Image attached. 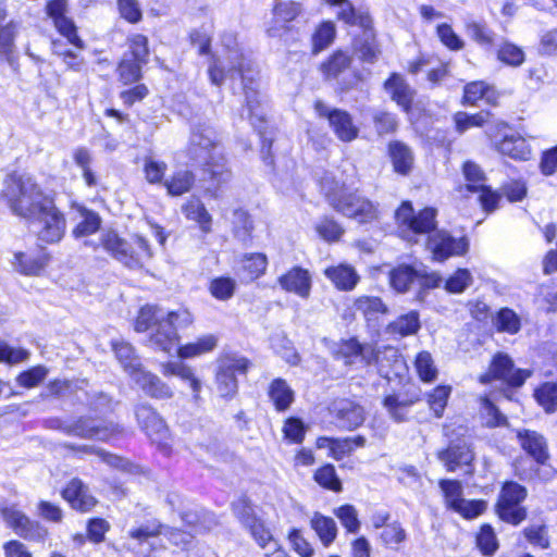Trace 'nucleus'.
Returning <instances> with one entry per match:
<instances>
[{"label":"nucleus","mask_w":557,"mask_h":557,"mask_svg":"<svg viewBox=\"0 0 557 557\" xmlns=\"http://www.w3.org/2000/svg\"><path fill=\"white\" fill-rule=\"evenodd\" d=\"M255 69L237 48L230 49L225 55L219 57L209 67V77L213 85L220 86L225 78H239L244 86L247 119L260 136L264 135L265 111L264 103L255 82Z\"/></svg>","instance_id":"f257e3e1"},{"label":"nucleus","mask_w":557,"mask_h":557,"mask_svg":"<svg viewBox=\"0 0 557 557\" xmlns=\"http://www.w3.org/2000/svg\"><path fill=\"white\" fill-rule=\"evenodd\" d=\"M193 322L190 312L186 309L165 311L158 306L146 305L140 308L135 321L136 332H150L149 345L170 352L177 344V329Z\"/></svg>","instance_id":"f03ea898"},{"label":"nucleus","mask_w":557,"mask_h":557,"mask_svg":"<svg viewBox=\"0 0 557 557\" xmlns=\"http://www.w3.org/2000/svg\"><path fill=\"white\" fill-rule=\"evenodd\" d=\"M187 152L190 160L210 176L215 189L231 180L219 135L210 125L199 124L193 129Z\"/></svg>","instance_id":"7ed1b4c3"},{"label":"nucleus","mask_w":557,"mask_h":557,"mask_svg":"<svg viewBox=\"0 0 557 557\" xmlns=\"http://www.w3.org/2000/svg\"><path fill=\"white\" fill-rule=\"evenodd\" d=\"M332 355L346 366L361 364L366 367L376 363L379 374L388 380L392 374L400 375V370L404 368L403 358L394 347L376 351L372 345L361 344L356 337L335 343L332 347Z\"/></svg>","instance_id":"20e7f679"},{"label":"nucleus","mask_w":557,"mask_h":557,"mask_svg":"<svg viewBox=\"0 0 557 557\" xmlns=\"http://www.w3.org/2000/svg\"><path fill=\"white\" fill-rule=\"evenodd\" d=\"M321 188L330 206L344 216L360 224L372 223L379 219V203L373 202L357 189H349L330 177L323 178Z\"/></svg>","instance_id":"39448f33"},{"label":"nucleus","mask_w":557,"mask_h":557,"mask_svg":"<svg viewBox=\"0 0 557 557\" xmlns=\"http://www.w3.org/2000/svg\"><path fill=\"white\" fill-rule=\"evenodd\" d=\"M2 197L11 211L28 220L52 198L46 195L34 177L28 174L13 173L3 182Z\"/></svg>","instance_id":"423d86ee"},{"label":"nucleus","mask_w":557,"mask_h":557,"mask_svg":"<svg viewBox=\"0 0 557 557\" xmlns=\"http://www.w3.org/2000/svg\"><path fill=\"white\" fill-rule=\"evenodd\" d=\"M101 245L116 261L132 270L144 268L153 256L147 239L137 234L127 240L109 231L102 234Z\"/></svg>","instance_id":"0eeeda50"},{"label":"nucleus","mask_w":557,"mask_h":557,"mask_svg":"<svg viewBox=\"0 0 557 557\" xmlns=\"http://www.w3.org/2000/svg\"><path fill=\"white\" fill-rule=\"evenodd\" d=\"M28 221L38 239L45 244L59 243L65 234V216L53 199L44 205Z\"/></svg>","instance_id":"6e6552de"},{"label":"nucleus","mask_w":557,"mask_h":557,"mask_svg":"<svg viewBox=\"0 0 557 557\" xmlns=\"http://www.w3.org/2000/svg\"><path fill=\"white\" fill-rule=\"evenodd\" d=\"M250 368V361L235 354L224 355L218 360L215 383L219 395L232 399L238 392V375H245Z\"/></svg>","instance_id":"1a4fd4ad"},{"label":"nucleus","mask_w":557,"mask_h":557,"mask_svg":"<svg viewBox=\"0 0 557 557\" xmlns=\"http://www.w3.org/2000/svg\"><path fill=\"white\" fill-rule=\"evenodd\" d=\"M508 124L498 122L495 126L488 127L486 134L502 154L518 161L531 159L530 145L520 134L513 131L508 132Z\"/></svg>","instance_id":"9d476101"},{"label":"nucleus","mask_w":557,"mask_h":557,"mask_svg":"<svg viewBox=\"0 0 557 557\" xmlns=\"http://www.w3.org/2000/svg\"><path fill=\"white\" fill-rule=\"evenodd\" d=\"M435 216L436 211L433 208H425L416 214L409 201H404L395 212L403 236L430 233L436 227Z\"/></svg>","instance_id":"9b49d317"},{"label":"nucleus","mask_w":557,"mask_h":557,"mask_svg":"<svg viewBox=\"0 0 557 557\" xmlns=\"http://www.w3.org/2000/svg\"><path fill=\"white\" fill-rule=\"evenodd\" d=\"M444 496L445 506L466 519H473L484 512V500H467L463 498V487L457 480L442 479L438 482Z\"/></svg>","instance_id":"f8f14e48"},{"label":"nucleus","mask_w":557,"mask_h":557,"mask_svg":"<svg viewBox=\"0 0 557 557\" xmlns=\"http://www.w3.org/2000/svg\"><path fill=\"white\" fill-rule=\"evenodd\" d=\"M525 497L527 490L522 485L516 482H506L500 491L496 505L498 517L503 521L513 525L522 522L527 517V511L521 506Z\"/></svg>","instance_id":"ddd939ff"},{"label":"nucleus","mask_w":557,"mask_h":557,"mask_svg":"<svg viewBox=\"0 0 557 557\" xmlns=\"http://www.w3.org/2000/svg\"><path fill=\"white\" fill-rule=\"evenodd\" d=\"M0 515L5 523L21 537L41 542L46 539L48 531L38 522L32 521L15 506L0 508Z\"/></svg>","instance_id":"4468645a"},{"label":"nucleus","mask_w":557,"mask_h":557,"mask_svg":"<svg viewBox=\"0 0 557 557\" xmlns=\"http://www.w3.org/2000/svg\"><path fill=\"white\" fill-rule=\"evenodd\" d=\"M463 175L468 182L467 189L479 193V200L484 211H494L498 206L500 195L485 185L486 178L481 168L471 161H467L463 164Z\"/></svg>","instance_id":"2eb2a0df"},{"label":"nucleus","mask_w":557,"mask_h":557,"mask_svg":"<svg viewBox=\"0 0 557 557\" xmlns=\"http://www.w3.org/2000/svg\"><path fill=\"white\" fill-rule=\"evenodd\" d=\"M314 110L319 116L327 119L331 128L339 140L349 143L357 138L359 129L348 112L341 109H331L321 100L315 101Z\"/></svg>","instance_id":"dca6fc26"},{"label":"nucleus","mask_w":557,"mask_h":557,"mask_svg":"<svg viewBox=\"0 0 557 557\" xmlns=\"http://www.w3.org/2000/svg\"><path fill=\"white\" fill-rule=\"evenodd\" d=\"M531 374L528 370L515 369L511 358L503 352L494 356L490 371L481 375L482 383H488L492 379L506 382L511 386H521Z\"/></svg>","instance_id":"f3484780"},{"label":"nucleus","mask_w":557,"mask_h":557,"mask_svg":"<svg viewBox=\"0 0 557 557\" xmlns=\"http://www.w3.org/2000/svg\"><path fill=\"white\" fill-rule=\"evenodd\" d=\"M63 431L73 436L87 440L108 441L117 431L113 423H107L95 418H79L63 426Z\"/></svg>","instance_id":"a211bd4d"},{"label":"nucleus","mask_w":557,"mask_h":557,"mask_svg":"<svg viewBox=\"0 0 557 557\" xmlns=\"http://www.w3.org/2000/svg\"><path fill=\"white\" fill-rule=\"evenodd\" d=\"M233 510L239 521L250 531V534L260 547L275 546L271 532L264 527L256 515L252 506L246 499H239L233 505Z\"/></svg>","instance_id":"6ab92c4d"},{"label":"nucleus","mask_w":557,"mask_h":557,"mask_svg":"<svg viewBox=\"0 0 557 557\" xmlns=\"http://www.w3.org/2000/svg\"><path fill=\"white\" fill-rule=\"evenodd\" d=\"M428 248L436 261H445L455 256H462L469 249V242L466 237L455 238L444 231L434 233L429 237Z\"/></svg>","instance_id":"aec40b11"},{"label":"nucleus","mask_w":557,"mask_h":557,"mask_svg":"<svg viewBox=\"0 0 557 557\" xmlns=\"http://www.w3.org/2000/svg\"><path fill=\"white\" fill-rule=\"evenodd\" d=\"M159 534H163L170 543L181 549H187L194 539V535L189 532L164 527L157 522H150L131 531V536L140 541H146Z\"/></svg>","instance_id":"412c9836"},{"label":"nucleus","mask_w":557,"mask_h":557,"mask_svg":"<svg viewBox=\"0 0 557 557\" xmlns=\"http://www.w3.org/2000/svg\"><path fill=\"white\" fill-rule=\"evenodd\" d=\"M277 284L284 292L308 299L312 289V275L309 270L295 265L277 277Z\"/></svg>","instance_id":"4be33fe9"},{"label":"nucleus","mask_w":557,"mask_h":557,"mask_svg":"<svg viewBox=\"0 0 557 557\" xmlns=\"http://www.w3.org/2000/svg\"><path fill=\"white\" fill-rule=\"evenodd\" d=\"M135 414L138 424L152 442L161 444L169 437L168 425L152 406L141 404L137 406Z\"/></svg>","instance_id":"5701e85b"},{"label":"nucleus","mask_w":557,"mask_h":557,"mask_svg":"<svg viewBox=\"0 0 557 557\" xmlns=\"http://www.w3.org/2000/svg\"><path fill=\"white\" fill-rule=\"evenodd\" d=\"M131 380L145 395L151 398L170 399L174 395L173 389L165 382L144 367L139 371H136Z\"/></svg>","instance_id":"b1692460"},{"label":"nucleus","mask_w":557,"mask_h":557,"mask_svg":"<svg viewBox=\"0 0 557 557\" xmlns=\"http://www.w3.org/2000/svg\"><path fill=\"white\" fill-rule=\"evenodd\" d=\"M48 262L49 256L44 250L16 251L10 261L14 271L25 276L39 275L48 265Z\"/></svg>","instance_id":"393cba45"},{"label":"nucleus","mask_w":557,"mask_h":557,"mask_svg":"<svg viewBox=\"0 0 557 557\" xmlns=\"http://www.w3.org/2000/svg\"><path fill=\"white\" fill-rule=\"evenodd\" d=\"M49 17L53 20L55 28L67 39V41L76 47H82V41L76 34L74 23L67 18L64 13L66 11V0H51L46 5Z\"/></svg>","instance_id":"a878e982"},{"label":"nucleus","mask_w":557,"mask_h":557,"mask_svg":"<svg viewBox=\"0 0 557 557\" xmlns=\"http://www.w3.org/2000/svg\"><path fill=\"white\" fill-rule=\"evenodd\" d=\"M334 417L336 425L341 430L351 431L360 426L364 421V410L354 401L344 399L335 404Z\"/></svg>","instance_id":"bb28decb"},{"label":"nucleus","mask_w":557,"mask_h":557,"mask_svg":"<svg viewBox=\"0 0 557 557\" xmlns=\"http://www.w3.org/2000/svg\"><path fill=\"white\" fill-rule=\"evenodd\" d=\"M161 372L164 376H177L183 382L188 383L193 398L196 403L200 400V392L202 388L201 381L196 376L194 369L182 361H170L161 366Z\"/></svg>","instance_id":"cd10ccee"},{"label":"nucleus","mask_w":557,"mask_h":557,"mask_svg":"<svg viewBox=\"0 0 557 557\" xmlns=\"http://www.w3.org/2000/svg\"><path fill=\"white\" fill-rule=\"evenodd\" d=\"M437 457L447 471L454 472L461 466H469L473 460V453L466 443H456L438 451Z\"/></svg>","instance_id":"c85d7f7f"},{"label":"nucleus","mask_w":557,"mask_h":557,"mask_svg":"<svg viewBox=\"0 0 557 557\" xmlns=\"http://www.w3.org/2000/svg\"><path fill=\"white\" fill-rule=\"evenodd\" d=\"M182 520L191 527L196 533H205L213 530L219 521L216 517L197 506H188L180 511Z\"/></svg>","instance_id":"c756f323"},{"label":"nucleus","mask_w":557,"mask_h":557,"mask_svg":"<svg viewBox=\"0 0 557 557\" xmlns=\"http://www.w3.org/2000/svg\"><path fill=\"white\" fill-rule=\"evenodd\" d=\"M63 498L74 508L81 511L90 510L95 498L88 493V488L78 479H73L62 492Z\"/></svg>","instance_id":"7c9ffc66"},{"label":"nucleus","mask_w":557,"mask_h":557,"mask_svg":"<svg viewBox=\"0 0 557 557\" xmlns=\"http://www.w3.org/2000/svg\"><path fill=\"white\" fill-rule=\"evenodd\" d=\"M521 447L535 460L543 465L548 459L547 444L545 438L535 431L523 430L518 432Z\"/></svg>","instance_id":"2f4dec72"},{"label":"nucleus","mask_w":557,"mask_h":557,"mask_svg":"<svg viewBox=\"0 0 557 557\" xmlns=\"http://www.w3.org/2000/svg\"><path fill=\"white\" fill-rule=\"evenodd\" d=\"M449 293H462L472 283V275L467 269H458L447 280H443L437 273H431L425 277V284L430 287H438L442 283Z\"/></svg>","instance_id":"473e14b6"},{"label":"nucleus","mask_w":557,"mask_h":557,"mask_svg":"<svg viewBox=\"0 0 557 557\" xmlns=\"http://www.w3.org/2000/svg\"><path fill=\"white\" fill-rule=\"evenodd\" d=\"M385 89L391 95L392 99L404 110L408 111L410 109L412 99H413V90L410 86L405 82V79L398 75L393 74L385 82Z\"/></svg>","instance_id":"72a5a7b5"},{"label":"nucleus","mask_w":557,"mask_h":557,"mask_svg":"<svg viewBox=\"0 0 557 557\" xmlns=\"http://www.w3.org/2000/svg\"><path fill=\"white\" fill-rule=\"evenodd\" d=\"M324 275L341 290H351L359 281L355 269L348 264L329 267Z\"/></svg>","instance_id":"f704fd0d"},{"label":"nucleus","mask_w":557,"mask_h":557,"mask_svg":"<svg viewBox=\"0 0 557 557\" xmlns=\"http://www.w3.org/2000/svg\"><path fill=\"white\" fill-rule=\"evenodd\" d=\"M112 349L117 361L129 377L143 368L139 357L129 343L123 341L112 342Z\"/></svg>","instance_id":"c9c22d12"},{"label":"nucleus","mask_w":557,"mask_h":557,"mask_svg":"<svg viewBox=\"0 0 557 557\" xmlns=\"http://www.w3.org/2000/svg\"><path fill=\"white\" fill-rule=\"evenodd\" d=\"M355 309L360 312L369 324L376 323L381 315L387 313V307L375 296H360L355 300Z\"/></svg>","instance_id":"e433bc0d"},{"label":"nucleus","mask_w":557,"mask_h":557,"mask_svg":"<svg viewBox=\"0 0 557 557\" xmlns=\"http://www.w3.org/2000/svg\"><path fill=\"white\" fill-rule=\"evenodd\" d=\"M426 276V274H422L421 271L410 265H399L391 271L389 282L395 290L404 293L409 289L413 282Z\"/></svg>","instance_id":"4c0bfd02"},{"label":"nucleus","mask_w":557,"mask_h":557,"mask_svg":"<svg viewBox=\"0 0 557 557\" xmlns=\"http://www.w3.org/2000/svg\"><path fill=\"white\" fill-rule=\"evenodd\" d=\"M497 98V91L484 82H472L465 87L463 100L468 104L474 106L479 100L495 104Z\"/></svg>","instance_id":"58836bf2"},{"label":"nucleus","mask_w":557,"mask_h":557,"mask_svg":"<svg viewBox=\"0 0 557 557\" xmlns=\"http://www.w3.org/2000/svg\"><path fill=\"white\" fill-rule=\"evenodd\" d=\"M465 32L469 38L481 47H491L494 44V32L482 20L467 18Z\"/></svg>","instance_id":"ea45409f"},{"label":"nucleus","mask_w":557,"mask_h":557,"mask_svg":"<svg viewBox=\"0 0 557 557\" xmlns=\"http://www.w3.org/2000/svg\"><path fill=\"white\" fill-rule=\"evenodd\" d=\"M182 211L188 220L197 222L203 233L211 232L212 218L198 198L189 199Z\"/></svg>","instance_id":"a19ab883"},{"label":"nucleus","mask_w":557,"mask_h":557,"mask_svg":"<svg viewBox=\"0 0 557 557\" xmlns=\"http://www.w3.org/2000/svg\"><path fill=\"white\" fill-rule=\"evenodd\" d=\"M269 397L274 404L276 410L285 411L294 401L295 394L286 381L275 379L270 384Z\"/></svg>","instance_id":"79ce46f5"},{"label":"nucleus","mask_w":557,"mask_h":557,"mask_svg":"<svg viewBox=\"0 0 557 557\" xmlns=\"http://www.w3.org/2000/svg\"><path fill=\"white\" fill-rule=\"evenodd\" d=\"M310 523L325 547L334 542L337 535V525L332 518L315 512Z\"/></svg>","instance_id":"37998d69"},{"label":"nucleus","mask_w":557,"mask_h":557,"mask_svg":"<svg viewBox=\"0 0 557 557\" xmlns=\"http://www.w3.org/2000/svg\"><path fill=\"white\" fill-rule=\"evenodd\" d=\"M240 270L245 276L253 281L264 274L268 267V258L261 252L245 253L240 259Z\"/></svg>","instance_id":"c03bdc74"},{"label":"nucleus","mask_w":557,"mask_h":557,"mask_svg":"<svg viewBox=\"0 0 557 557\" xmlns=\"http://www.w3.org/2000/svg\"><path fill=\"white\" fill-rule=\"evenodd\" d=\"M413 403V400L400 397L396 394L387 395L383 400V405L388 411L391 418L398 423L407 420L409 410Z\"/></svg>","instance_id":"a18cd8bd"},{"label":"nucleus","mask_w":557,"mask_h":557,"mask_svg":"<svg viewBox=\"0 0 557 557\" xmlns=\"http://www.w3.org/2000/svg\"><path fill=\"white\" fill-rule=\"evenodd\" d=\"M194 183L195 175L191 171L180 170L164 181V186L171 196H182L191 189Z\"/></svg>","instance_id":"49530a36"},{"label":"nucleus","mask_w":557,"mask_h":557,"mask_svg":"<svg viewBox=\"0 0 557 557\" xmlns=\"http://www.w3.org/2000/svg\"><path fill=\"white\" fill-rule=\"evenodd\" d=\"M218 339L214 335H206L198 338L194 343H188L181 346L177 350L178 357L182 359H188L201 356L213 350L216 346Z\"/></svg>","instance_id":"de8ad7c7"},{"label":"nucleus","mask_w":557,"mask_h":557,"mask_svg":"<svg viewBox=\"0 0 557 557\" xmlns=\"http://www.w3.org/2000/svg\"><path fill=\"white\" fill-rule=\"evenodd\" d=\"M389 154L396 172L406 174L410 171L413 157L408 146L399 141H394L389 144Z\"/></svg>","instance_id":"09e8293b"},{"label":"nucleus","mask_w":557,"mask_h":557,"mask_svg":"<svg viewBox=\"0 0 557 557\" xmlns=\"http://www.w3.org/2000/svg\"><path fill=\"white\" fill-rule=\"evenodd\" d=\"M414 368L421 381L431 383L436 380L438 370L429 351H420L414 359Z\"/></svg>","instance_id":"8fccbe9b"},{"label":"nucleus","mask_w":557,"mask_h":557,"mask_svg":"<svg viewBox=\"0 0 557 557\" xmlns=\"http://www.w3.org/2000/svg\"><path fill=\"white\" fill-rule=\"evenodd\" d=\"M420 327L419 315L417 312L411 311L407 314L399 317L387 326L391 334L400 336H408L414 334Z\"/></svg>","instance_id":"3c124183"},{"label":"nucleus","mask_w":557,"mask_h":557,"mask_svg":"<svg viewBox=\"0 0 557 557\" xmlns=\"http://www.w3.org/2000/svg\"><path fill=\"white\" fill-rule=\"evenodd\" d=\"M497 59L506 65L517 67L524 62L525 54L524 51L517 45L509 41H504L497 49Z\"/></svg>","instance_id":"603ef678"},{"label":"nucleus","mask_w":557,"mask_h":557,"mask_svg":"<svg viewBox=\"0 0 557 557\" xmlns=\"http://www.w3.org/2000/svg\"><path fill=\"white\" fill-rule=\"evenodd\" d=\"M450 393L449 385H438L426 395L428 405L436 418L443 417Z\"/></svg>","instance_id":"864d4df0"},{"label":"nucleus","mask_w":557,"mask_h":557,"mask_svg":"<svg viewBox=\"0 0 557 557\" xmlns=\"http://www.w3.org/2000/svg\"><path fill=\"white\" fill-rule=\"evenodd\" d=\"M236 289V282L228 276H220L211 280L209 284L210 294L218 300L226 301L231 299Z\"/></svg>","instance_id":"5fc2aeb1"},{"label":"nucleus","mask_w":557,"mask_h":557,"mask_svg":"<svg viewBox=\"0 0 557 557\" xmlns=\"http://www.w3.org/2000/svg\"><path fill=\"white\" fill-rule=\"evenodd\" d=\"M144 64L145 63H141L138 60L129 58L128 54L125 53L117 67L120 79L124 84H132L139 81L141 76V66Z\"/></svg>","instance_id":"6e6d98bb"},{"label":"nucleus","mask_w":557,"mask_h":557,"mask_svg":"<svg viewBox=\"0 0 557 557\" xmlns=\"http://www.w3.org/2000/svg\"><path fill=\"white\" fill-rule=\"evenodd\" d=\"M534 396L546 412H554L557 408V384L544 383L535 389Z\"/></svg>","instance_id":"4d7b16f0"},{"label":"nucleus","mask_w":557,"mask_h":557,"mask_svg":"<svg viewBox=\"0 0 557 557\" xmlns=\"http://www.w3.org/2000/svg\"><path fill=\"white\" fill-rule=\"evenodd\" d=\"M406 537L405 529L397 521L386 524L380 534L382 543L389 548H397L399 544L405 542Z\"/></svg>","instance_id":"13d9d810"},{"label":"nucleus","mask_w":557,"mask_h":557,"mask_svg":"<svg viewBox=\"0 0 557 557\" xmlns=\"http://www.w3.org/2000/svg\"><path fill=\"white\" fill-rule=\"evenodd\" d=\"M495 325L498 331L516 334L520 330L521 323L520 318L513 310L503 308L495 318Z\"/></svg>","instance_id":"bf43d9fd"},{"label":"nucleus","mask_w":557,"mask_h":557,"mask_svg":"<svg viewBox=\"0 0 557 557\" xmlns=\"http://www.w3.org/2000/svg\"><path fill=\"white\" fill-rule=\"evenodd\" d=\"M335 37V26L332 22L322 23L312 35L313 52L319 53L332 44Z\"/></svg>","instance_id":"052dcab7"},{"label":"nucleus","mask_w":557,"mask_h":557,"mask_svg":"<svg viewBox=\"0 0 557 557\" xmlns=\"http://www.w3.org/2000/svg\"><path fill=\"white\" fill-rule=\"evenodd\" d=\"M83 221L77 224L73 231L75 237L88 236L96 233L101 224V219L98 213L94 211L83 210Z\"/></svg>","instance_id":"680f3d73"},{"label":"nucleus","mask_w":557,"mask_h":557,"mask_svg":"<svg viewBox=\"0 0 557 557\" xmlns=\"http://www.w3.org/2000/svg\"><path fill=\"white\" fill-rule=\"evenodd\" d=\"M476 545L485 556H491L498 549V541L491 525H482L476 535Z\"/></svg>","instance_id":"e2e57ef3"},{"label":"nucleus","mask_w":557,"mask_h":557,"mask_svg":"<svg viewBox=\"0 0 557 557\" xmlns=\"http://www.w3.org/2000/svg\"><path fill=\"white\" fill-rule=\"evenodd\" d=\"M233 232L242 242H246L250 237L252 222L249 214L242 209H237L233 213Z\"/></svg>","instance_id":"0e129e2a"},{"label":"nucleus","mask_w":557,"mask_h":557,"mask_svg":"<svg viewBox=\"0 0 557 557\" xmlns=\"http://www.w3.org/2000/svg\"><path fill=\"white\" fill-rule=\"evenodd\" d=\"M127 41L128 57L146 64L149 57L148 38L141 34H134L128 37Z\"/></svg>","instance_id":"69168bd1"},{"label":"nucleus","mask_w":557,"mask_h":557,"mask_svg":"<svg viewBox=\"0 0 557 557\" xmlns=\"http://www.w3.org/2000/svg\"><path fill=\"white\" fill-rule=\"evenodd\" d=\"M334 515L339 519L342 525L350 533H357L360 530L358 512L351 505H343L334 510Z\"/></svg>","instance_id":"338daca9"},{"label":"nucleus","mask_w":557,"mask_h":557,"mask_svg":"<svg viewBox=\"0 0 557 557\" xmlns=\"http://www.w3.org/2000/svg\"><path fill=\"white\" fill-rule=\"evenodd\" d=\"M315 231L320 237L329 243L337 242L344 234V228L330 218L321 219L315 225Z\"/></svg>","instance_id":"774afa93"}]
</instances>
